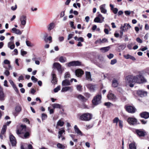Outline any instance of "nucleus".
Masks as SVG:
<instances>
[{"label": "nucleus", "instance_id": "nucleus-54", "mask_svg": "<svg viewBox=\"0 0 149 149\" xmlns=\"http://www.w3.org/2000/svg\"><path fill=\"white\" fill-rule=\"evenodd\" d=\"M112 10L113 13L114 14H116L118 11V9L116 8H114L112 9Z\"/></svg>", "mask_w": 149, "mask_h": 149}, {"label": "nucleus", "instance_id": "nucleus-56", "mask_svg": "<svg viewBox=\"0 0 149 149\" xmlns=\"http://www.w3.org/2000/svg\"><path fill=\"white\" fill-rule=\"evenodd\" d=\"M131 55H130L129 54L127 55H125L124 56V57L127 59H130Z\"/></svg>", "mask_w": 149, "mask_h": 149}, {"label": "nucleus", "instance_id": "nucleus-15", "mask_svg": "<svg viewBox=\"0 0 149 149\" xmlns=\"http://www.w3.org/2000/svg\"><path fill=\"white\" fill-rule=\"evenodd\" d=\"M126 110L129 113H134L136 110L135 108L132 106H128L126 108Z\"/></svg>", "mask_w": 149, "mask_h": 149}, {"label": "nucleus", "instance_id": "nucleus-8", "mask_svg": "<svg viewBox=\"0 0 149 149\" xmlns=\"http://www.w3.org/2000/svg\"><path fill=\"white\" fill-rule=\"evenodd\" d=\"M127 121L130 125H134L136 124L137 120L136 119L134 118L129 117L128 118Z\"/></svg>", "mask_w": 149, "mask_h": 149}, {"label": "nucleus", "instance_id": "nucleus-10", "mask_svg": "<svg viewBox=\"0 0 149 149\" xmlns=\"http://www.w3.org/2000/svg\"><path fill=\"white\" fill-rule=\"evenodd\" d=\"M108 98L110 100L115 101L116 100V97L115 95L112 93V91H110L107 95Z\"/></svg>", "mask_w": 149, "mask_h": 149}, {"label": "nucleus", "instance_id": "nucleus-53", "mask_svg": "<svg viewBox=\"0 0 149 149\" xmlns=\"http://www.w3.org/2000/svg\"><path fill=\"white\" fill-rule=\"evenodd\" d=\"M73 36L74 35L72 34H69L68 36V40H69L70 39L72 38Z\"/></svg>", "mask_w": 149, "mask_h": 149}, {"label": "nucleus", "instance_id": "nucleus-36", "mask_svg": "<svg viewBox=\"0 0 149 149\" xmlns=\"http://www.w3.org/2000/svg\"><path fill=\"white\" fill-rule=\"evenodd\" d=\"M74 38L75 40L78 41H80L81 42H83L84 41V38L81 37L78 38L77 36H75Z\"/></svg>", "mask_w": 149, "mask_h": 149}, {"label": "nucleus", "instance_id": "nucleus-27", "mask_svg": "<svg viewBox=\"0 0 149 149\" xmlns=\"http://www.w3.org/2000/svg\"><path fill=\"white\" fill-rule=\"evenodd\" d=\"M55 24L54 23L52 22L50 23L48 26V31H50L53 29L55 26Z\"/></svg>", "mask_w": 149, "mask_h": 149}, {"label": "nucleus", "instance_id": "nucleus-43", "mask_svg": "<svg viewBox=\"0 0 149 149\" xmlns=\"http://www.w3.org/2000/svg\"><path fill=\"white\" fill-rule=\"evenodd\" d=\"M48 40L50 41V42L49 43H51L52 42V38L51 36H50L48 38H46L45 37V42H47L48 41Z\"/></svg>", "mask_w": 149, "mask_h": 149}, {"label": "nucleus", "instance_id": "nucleus-42", "mask_svg": "<svg viewBox=\"0 0 149 149\" xmlns=\"http://www.w3.org/2000/svg\"><path fill=\"white\" fill-rule=\"evenodd\" d=\"M26 43L28 46L32 47L34 46V45L33 44H31L30 41L28 40H26Z\"/></svg>", "mask_w": 149, "mask_h": 149}, {"label": "nucleus", "instance_id": "nucleus-13", "mask_svg": "<svg viewBox=\"0 0 149 149\" xmlns=\"http://www.w3.org/2000/svg\"><path fill=\"white\" fill-rule=\"evenodd\" d=\"M131 26L129 24L125 23L123 26H122L120 27V29H123V31H127L128 30L131 28Z\"/></svg>", "mask_w": 149, "mask_h": 149}, {"label": "nucleus", "instance_id": "nucleus-44", "mask_svg": "<svg viewBox=\"0 0 149 149\" xmlns=\"http://www.w3.org/2000/svg\"><path fill=\"white\" fill-rule=\"evenodd\" d=\"M60 88H61L60 86H58L56 88L54 89V91L55 93H56L60 90Z\"/></svg>", "mask_w": 149, "mask_h": 149}, {"label": "nucleus", "instance_id": "nucleus-22", "mask_svg": "<svg viewBox=\"0 0 149 149\" xmlns=\"http://www.w3.org/2000/svg\"><path fill=\"white\" fill-rule=\"evenodd\" d=\"M88 89L91 91H94L95 89V85L92 84H88L86 85Z\"/></svg>", "mask_w": 149, "mask_h": 149}, {"label": "nucleus", "instance_id": "nucleus-61", "mask_svg": "<svg viewBox=\"0 0 149 149\" xmlns=\"http://www.w3.org/2000/svg\"><path fill=\"white\" fill-rule=\"evenodd\" d=\"M9 82L10 84L12 85V86L13 87L14 86H15V85L14 84V83L13 81L11 80H10L9 81Z\"/></svg>", "mask_w": 149, "mask_h": 149}, {"label": "nucleus", "instance_id": "nucleus-41", "mask_svg": "<svg viewBox=\"0 0 149 149\" xmlns=\"http://www.w3.org/2000/svg\"><path fill=\"white\" fill-rule=\"evenodd\" d=\"M77 98L83 101H84L86 99L82 95H79L77 96Z\"/></svg>", "mask_w": 149, "mask_h": 149}, {"label": "nucleus", "instance_id": "nucleus-51", "mask_svg": "<svg viewBox=\"0 0 149 149\" xmlns=\"http://www.w3.org/2000/svg\"><path fill=\"white\" fill-rule=\"evenodd\" d=\"M117 62V60L116 59H113L111 60L110 64L111 65H113L116 63Z\"/></svg>", "mask_w": 149, "mask_h": 149}, {"label": "nucleus", "instance_id": "nucleus-28", "mask_svg": "<svg viewBox=\"0 0 149 149\" xmlns=\"http://www.w3.org/2000/svg\"><path fill=\"white\" fill-rule=\"evenodd\" d=\"M64 123L63 121H62L61 120H59L57 123L56 127V128H57V127L58 126H60V127L63 126L64 125Z\"/></svg>", "mask_w": 149, "mask_h": 149}, {"label": "nucleus", "instance_id": "nucleus-30", "mask_svg": "<svg viewBox=\"0 0 149 149\" xmlns=\"http://www.w3.org/2000/svg\"><path fill=\"white\" fill-rule=\"evenodd\" d=\"M110 49V47L108 46L107 47L102 48L100 49V50L102 52H105L108 51Z\"/></svg>", "mask_w": 149, "mask_h": 149}, {"label": "nucleus", "instance_id": "nucleus-11", "mask_svg": "<svg viewBox=\"0 0 149 149\" xmlns=\"http://www.w3.org/2000/svg\"><path fill=\"white\" fill-rule=\"evenodd\" d=\"M10 141L13 146H15L17 142L14 136L12 134L10 136Z\"/></svg>", "mask_w": 149, "mask_h": 149}, {"label": "nucleus", "instance_id": "nucleus-26", "mask_svg": "<svg viewBox=\"0 0 149 149\" xmlns=\"http://www.w3.org/2000/svg\"><path fill=\"white\" fill-rule=\"evenodd\" d=\"M70 82L69 80L65 79L62 82V86H69L70 85Z\"/></svg>", "mask_w": 149, "mask_h": 149}, {"label": "nucleus", "instance_id": "nucleus-58", "mask_svg": "<svg viewBox=\"0 0 149 149\" xmlns=\"http://www.w3.org/2000/svg\"><path fill=\"white\" fill-rule=\"evenodd\" d=\"M21 55L23 56L26 54L27 53L26 51H23L22 50H21Z\"/></svg>", "mask_w": 149, "mask_h": 149}, {"label": "nucleus", "instance_id": "nucleus-64", "mask_svg": "<svg viewBox=\"0 0 149 149\" xmlns=\"http://www.w3.org/2000/svg\"><path fill=\"white\" fill-rule=\"evenodd\" d=\"M58 39L60 42H61L64 40V38L63 36L60 37L58 38Z\"/></svg>", "mask_w": 149, "mask_h": 149}, {"label": "nucleus", "instance_id": "nucleus-19", "mask_svg": "<svg viewBox=\"0 0 149 149\" xmlns=\"http://www.w3.org/2000/svg\"><path fill=\"white\" fill-rule=\"evenodd\" d=\"M84 73V71L80 69H77L75 70L76 75L78 77H81Z\"/></svg>", "mask_w": 149, "mask_h": 149}, {"label": "nucleus", "instance_id": "nucleus-48", "mask_svg": "<svg viewBox=\"0 0 149 149\" xmlns=\"http://www.w3.org/2000/svg\"><path fill=\"white\" fill-rule=\"evenodd\" d=\"M70 77V74L69 72H66L65 74V75L64 76L65 78H68Z\"/></svg>", "mask_w": 149, "mask_h": 149}, {"label": "nucleus", "instance_id": "nucleus-25", "mask_svg": "<svg viewBox=\"0 0 149 149\" xmlns=\"http://www.w3.org/2000/svg\"><path fill=\"white\" fill-rule=\"evenodd\" d=\"M105 4H104L100 6V9L101 12L104 14H106L107 12V10L105 9Z\"/></svg>", "mask_w": 149, "mask_h": 149}, {"label": "nucleus", "instance_id": "nucleus-57", "mask_svg": "<svg viewBox=\"0 0 149 149\" xmlns=\"http://www.w3.org/2000/svg\"><path fill=\"white\" fill-rule=\"evenodd\" d=\"M107 56L109 59H111L113 57V55L112 54H110L109 55H107Z\"/></svg>", "mask_w": 149, "mask_h": 149}, {"label": "nucleus", "instance_id": "nucleus-45", "mask_svg": "<svg viewBox=\"0 0 149 149\" xmlns=\"http://www.w3.org/2000/svg\"><path fill=\"white\" fill-rule=\"evenodd\" d=\"M120 120H119V118L118 117H116L113 120V123H116V125H117V123L118 121L119 122V121Z\"/></svg>", "mask_w": 149, "mask_h": 149}, {"label": "nucleus", "instance_id": "nucleus-38", "mask_svg": "<svg viewBox=\"0 0 149 149\" xmlns=\"http://www.w3.org/2000/svg\"><path fill=\"white\" fill-rule=\"evenodd\" d=\"M94 21L95 22L101 23L102 21H101L99 17H96L94 20Z\"/></svg>", "mask_w": 149, "mask_h": 149}, {"label": "nucleus", "instance_id": "nucleus-39", "mask_svg": "<svg viewBox=\"0 0 149 149\" xmlns=\"http://www.w3.org/2000/svg\"><path fill=\"white\" fill-rule=\"evenodd\" d=\"M57 146L58 148L61 149H64L65 148L64 145L59 143L57 144Z\"/></svg>", "mask_w": 149, "mask_h": 149}, {"label": "nucleus", "instance_id": "nucleus-29", "mask_svg": "<svg viewBox=\"0 0 149 149\" xmlns=\"http://www.w3.org/2000/svg\"><path fill=\"white\" fill-rule=\"evenodd\" d=\"M118 83L117 81L115 79H113L112 82V86L113 87H116L118 86Z\"/></svg>", "mask_w": 149, "mask_h": 149}, {"label": "nucleus", "instance_id": "nucleus-4", "mask_svg": "<svg viewBox=\"0 0 149 149\" xmlns=\"http://www.w3.org/2000/svg\"><path fill=\"white\" fill-rule=\"evenodd\" d=\"M134 79L133 76H128L126 78V83L129 84L130 87H133L134 86V84L135 83L134 81Z\"/></svg>", "mask_w": 149, "mask_h": 149}, {"label": "nucleus", "instance_id": "nucleus-7", "mask_svg": "<svg viewBox=\"0 0 149 149\" xmlns=\"http://www.w3.org/2000/svg\"><path fill=\"white\" fill-rule=\"evenodd\" d=\"M137 94L141 97H144L147 95V92L142 90H139L137 91Z\"/></svg>", "mask_w": 149, "mask_h": 149}, {"label": "nucleus", "instance_id": "nucleus-35", "mask_svg": "<svg viewBox=\"0 0 149 149\" xmlns=\"http://www.w3.org/2000/svg\"><path fill=\"white\" fill-rule=\"evenodd\" d=\"M23 135H22V136L23 137L22 138H28L30 134L28 132H25L23 134Z\"/></svg>", "mask_w": 149, "mask_h": 149}, {"label": "nucleus", "instance_id": "nucleus-33", "mask_svg": "<svg viewBox=\"0 0 149 149\" xmlns=\"http://www.w3.org/2000/svg\"><path fill=\"white\" fill-rule=\"evenodd\" d=\"M52 106L54 109L55 108H59L60 109L61 108V105L57 104V103H54L52 104Z\"/></svg>", "mask_w": 149, "mask_h": 149}, {"label": "nucleus", "instance_id": "nucleus-55", "mask_svg": "<svg viewBox=\"0 0 149 149\" xmlns=\"http://www.w3.org/2000/svg\"><path fill=\"white\" fill-rule=\"evenodd\" d=\"M3 63L5 64H7L8 65L10 63V61L7 59L3 61Z\"/></svg>", "mask_w": 149, "mask_h": 149}, {"label": "nucleus", "instance_id": "nucleus-49", "mask_svg": "<svg viewBox=\"0 0 149 149\" xmlns=\"http://www.w3.org/2000/svg\"><path fill=\"white\" fill-rule=\"evenodd\" d=\"M31 79L33 82H36L38 81V79L33 76L31 77Z\"/></svg>", "mask_w": 149, "mask_h": 149}, {"label": "nucleus", "instance_id": "nucleus-59", "mask_svg": "<svg viewBox=\"0 0 149 149\" xmlns=\"http://www.w3.org/2000/svg\"><path fill=\"white\" fill-rule=\"evenodd\" d=\"M82 86L80 85H78L77 86V88L79 91H81V89Z\"/></svg>", "mask_w": 149, "mask_h": 149}, {"label": "nucleus", "instance_id": "nucleus-5", "mask_svg": "<svg viewBox=\"0 0 149 149\" xmlns=\"http://www.w3.org/2000/svg\"><path fill=\"white\" fill-rule=\"evenodd\" d=\"M134 81L135 83H141L143 82L144 79L143 76L141 74L137 75L135 76H133Z\"/></svg>", "mask_w": 149, "mask_h": 149}, {"label": "nucleus", "instance_id": "nucleus-52", "mask_svg": "<svg viewBox=\"0 0 149 149\" xmlns=\"http://www.w3.org/2000/svg\"><path fill=\"white\" fill-rule=\"evenodd\" d=\"M4 74L6 76H8L10 74V72L8 70H6L4 73Z\"/></svg>", "mask_w": 149, "mask_h": 149}, {"label": "nucleus", "instance_id": "nucleus-23", "mask_svg": "<svg viewBox=\"0 0 149 149\" xmlns=\"http://www.w3.org/2000/svg\"><path fill=\"white\" fill-rule=\"evenodd\" d=\"M141 117L145 119H147L149 117V113L147 112H143L140 114Z\"/></svg>", "mask_w": 149, "mask_h": 149}, {"label": "nucleus", "instance_id": "nucleus-20", "mask_svg": "<svg viewBox=\"0 0 149 149\" xmlns=\"http://www.w3.org/2000/svg\"><path fill=\"white\" fill-rule=\"evenodd\" d=\"M75 132L77 134L80 136H82L83 134L79 130L76 125H75L74 127Z\"/></svg>", "mask_w": 149, "mask_h": 149}, {"label": "nucleus", "instance_id": "nucleus-62", "mask_svg": "<svg viewBox=\"0 0 149 149\" xmlns=\"http://www.w3.org/2000/svg\"><path fill=\"white\" fill-rule=\"evenodd\" d=\"M15 47V45L13 44L11 45L10 46H9L8 47L9 48L11 49H13Z\"/></svg>", "mask_w": 149, "mask_h": 149}, {"label": "nucleus", "instance_id": "nucleus-40", "mask_svg": "<svg viewBox=\"0 0 149 149\" xmlns=\"http://www.w3.org/2000/svg\"><path fill=\"white\" fill-rule=\"evenodd\" d=\"M129 149H136V146L134 143H131L129 145Z\"/></svg>", "mask_w": 149, "mask_h": 149}, {"label": "nucleus", "instance_id": "nucleus-9", "mask_svg": "<svg viewBox=\"0 0 149 149\" xmlns=\"http://www.w3.org/2000/svg\"><path fill=\"white\" fill-rule=\"evenodd\" d=\"M53 67L56 68L58 72L61 73L62 72L61 66V64L57 63H55L53 64Z\"/></svg>", "mask_w": 149, "mask_h": 149}, {"label": "nucleus", "instance_id": "nucleus-37", "mask_svg": "<svg viewBox=\"0 0 149 149\" xmlns=\"http://www.w3.org/2000/svg\"><path fill=\"white\" fill-rule=\"evenodd\" d=\"M7 129V126L6 125H4L2 128L1 133V134H4L6 132Z\"/></svg>", "mask_w": 149, "mask_h": 149}, {"label": "nucleus", "instance_id": "nucleus-63", "mask_svg": "<svg viewBox=\"0 0 149 149\" xmlns=\"http://www.w3.org/2000/svg\"><path fill=\"white\" fill-rule=\"evenodd\" d=\"M17 8V5H15V6H12L11 7V9L12 10H15Z\"/></svg>", "mask_w": 149, "mask_h": 149}, {"label": "nucleus", "instance_id": "nucleus-32", "mask_svg": "<svg viewBox=\"0 0 149 149\" xmlns=\"http://www.w3.org/2000/svg\"><path fill=\"white\" fill-rule=\"evenodd\" d=\"M65 131L63 129H62L60 130L58 132V138L59 139H60L61 137H62V134L64 133Z\"/></svg>", "mask_w": 149, "mask_h": 149}, {"label": "nucleus", "instance_id": "nucleus-46", "mask_svg": "<svg viewBox=\"0 0 149 149\" xmlns=\"http://www.w3.org/2000/svg\"><path fill=\"white\" fill-rule=\"evenodd\" d=\"M47 118V116L46 114L44 113H42V120H44L46 119Z\"/></svg>", "mask_w": 149, "mask_h": 149}, {"label": "nucleus", "instance_id": "nucleus-34", "mask_svg": "<svg viewBox=\"0 0 149 149\" xmlns=\"http://www.w3.org/2000/svg\"><path fill=\"white\" fill-rule=\"evenodd\" d=\"M59 61L61 63H64L66 61V58L65 57L61 56L59 57Z\"/></svg>", "mask_w": 149, "mask_h": 149}, {"label": "nucleus", "instance_id": "nucleus-6", "mask_svg": "<svg viewBox=\"0 0 149 149\" xmlns=\"http://www.w3.org/2000/svg\"><path fill=\"white\" fill-rule=\"evenodd\" d=\"M81 65V63L79 61H74L69 62L67 64L68 66H79Z\"/></svg>", "mask_w": 149, "mask_h": 149}, {"label": "nucleus", "instance_id": "nucleus-31", "mask_svg": "<svg viewBox=\"0 0 149 149\" xmlns=\"http://www.w3.org/2000/svg\"><path fill=\"white\" fill-rule=\"evenodd\" d=\"M15 109L16 113H19L22 110V108L20 106L17 105L15 108Z\"/></svg>", "mask_w": 149, "mask_h": 149}, {"label": "nucleus", "instance_id": "nucleus-24", "mask_svg": "<svg viewBox=\"0 0 149 149\" xmlns=\"http://www.w3.org/2000/svg\"><path fill=\"white\" fill-rule=\"evenodd\" d=\"M13 33H15L17 34L21 35L22 32L19 29H17L15 28H13L12 29Z\"/></svg>", "mask_w": 149, "mask_h": 149}, {"label": "nucleus", "instance_id": "nucleus-3", "mask_svg": "<svg viewBox=\"0 0 149 149\" xmlns=\"http://www.w3.org/2000/svg\"><path fill=\"white\" fill-rule=\"evenodd\" d=\"M26 125H20L19 129L17 130L16 133L20 136L23 138L22 134L26 132Z\"/></svg>", "mask_w": 149, "mask_h": 149}, {"label": "nucleus", "instance_id": "nucleus-14", "mask_svg": "<svg viewBox=\"0 0 149 149\" xmlns=\"http://www.w3.org/2000/svg\"><path fill=\"white\" fill-rule=\"evenodd\" d=\"M136 132L139 136H144L146 134L145 131L140 130H136Z\"/></svg>", "mask_w": 149, "mask_h": 149}, {"label": "nucleus", "instance_id": "nucleus-60", "mask_svg": "<svg viewBox=\"0 0 149 149\" xmlns=\"http://www.w3.org/2000/svg\"><path fill=\"white\" fill-rule=\"evenodd\" d=\"M136 41L137 42L139 43H141L142 42V40L139 38H137L136 39Z\"/></svg>", "mask_w": 149, "mask_h": 149}, {"label": "nucleus", "instance_id": "nucleus-17", "mask_svg": "<svg viewBox=\"0 0 149 149\" xmlns=\"http://www.w3.org/2000/svg\"><path fill=\"white\" fill-rule=\"evenodd\" d=\"M52 80L51 82L54 84H56L57 82V80L56 75L54 72H52Z\"/></svg>", "mask_w": 149, "mask_h": 149}, {"label": "nucleus", "instance_id": "nucleus-12", "mask_svg": "<svg viewBox=\"0 0 149 149\" xmlns=\"http://www.w3.org/2000/svg\"><path fill=\"white\" fill-rule=\"evenodd\" d=\"M26 16L25 15H22L20 18V20L21 22V24L24 26L26 23Z\"/></svg>", "mask_w": 149, "mask_h": 149}, {"label": "nucleus", "instance_id": "nucleus-50", "mask_svg": "<svg viewBox=\"0 0 149 149\" xmlns=\"http://www.w3.org/2000/svg\"><path fill=\"white\" fill-rule=\"evenodd\" d=\"M119 127L122 128L123 127V121L122 120H120L119 122Z\"/></svg>", "mask_w": 149, "mask_h": 149}, {"label": "nucleus", "instance_id": "nucleus-1", "mask_svg": "<svg viewBox=\"0 0 149 149\" xmlns=\"http://www.w3.org/2000/svg\"><path fill=\"white\" fill-rule=\"evenodd\" d=\"M102 96L101 95L98 94L95 96L92 100L93 104L94 105H97L101 102V99Z\"/></svg>", "mask_w": 149, "mask_h": 149}, {"label": "nucleus", "instance_id": "nucleus-2", "mask_svg": "<svg viewBox=\"0 0 149 149\" xmlns=\"http://www.w3.org/2000/svg\"><path fill=\"white\" fill-rule=\"evenodd\" d=\"M92 115L89 113H84L80 116L79 118L81 120L85 121H89L92 118Z\"/></svg>", "mask_w": 149, "mask_h": 149}, {"label": "nucleus", "instance_id": "nucleus-16", "mask_svg": "<svg viewBox=\"0 0 149 149\" xmlns=\"http://www.w3.org/2000/svg\"><path fill=\"white\" fill-rule=\"evenodd\" d=\"M6 96L3 91V88L0 86V101H4Z\"/></svg>", "mask_w": 149, "mask_h": 149}, {"label": "nucleus", "instance_id": "nucleus-21", "mask_svg": "<svg viewBox=\"0 0 149 149\" xmlns=\"http://www.w3.org/2000/svg\"><path fill=\"white\" fill-rule=\"evenodd\" d=\"M73 90V88L72 86H66L63 87L61 90V92H65L68 91H71Z\"/></svg>", "mask_w": 149, "mask_h": 149}, {"label": "nucleus", "instance_id": "nucleus-18", "mask_svg": "<svg viewBox=\"0 0 149 149\" xmlns=\"http://www.w3.org/2000/svg\"><path fill=\"white\" fill-rule=\"evenodd\" d=\"M85 75L86 80L90 81H92V79L91 78V75L90 72L87 71L86 72Z\"/></svg>", "mask_w": 149, "mask_h": 149}, {"label": "nucleus", "instance_id": "nucleus-47", "mask_svg": "<svg viewBox=\"0 0 149 149\" xmlns=\"http://www.w3.org/2000/svg\"><path fill=\"white\" fill-rule=\"evenodd\" d=\"M104 105L107 107H109L111 106H112L113 104L110 102H106L104 104Z\"/></svg>", "mask_w": 149, "mask_h": 149}]
</instances>
